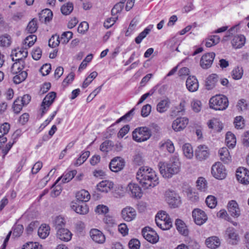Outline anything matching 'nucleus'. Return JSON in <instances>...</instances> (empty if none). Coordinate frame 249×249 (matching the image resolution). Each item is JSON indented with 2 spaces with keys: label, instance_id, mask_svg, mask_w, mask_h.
<instances>
[{
  "label": "nucleus",
  "instance_id": "nucleus-1",
  "mask_svg": "<svg viewBox=\"0 0 249 249\" xmlns=\"http://www.w3.org/2000/svg\"><path fill=\"white\" fill-rule=\"evenodd\" d=\"M155 172H137L136 178L144 187H154L159 183Z\"/></svg>",
  "mask_w": 249,
  "mask_h": 249
},
{
  "label": "nucleus",
  "instance_id": "nucleus-2",
  "mask_svg": "<svg viewBox=\"0 0 249 249\" xmlns=\"http://www.w3.org/2000/svg\"><path fill=\"white\" fill-rule=\"evenodd\" d=\"M210 107L215 110H223L229 105L227 97L223 95H216L212 97L209 101Z\"/></svg>",
  "mask_w": 249,
  "mask_h": 249
},
{
  "label": "nucleus",
  "instance_id": "nucleus-3",
  "mask_svg": "<svg viewBox=\"0 0 249 249\" xmlns=\"http://www.w3.org/2000/svg\"><path fill=\"white\" fill-rule=\"evenodd\" d=\"M151 130L147 127H140L135 129L132 133V137L137 142H144L151 136Z\"/></svg>",
  "mask_w": 249,
  "mask_h": 249
},
{
  "label": "nucleus",
  "instance_id": "nucleus-4",
  "mask_svg": "<svg viewBox=\"0 0 249 249\" xmlns=\"http://www.w3.org/2000/svg\"><path fill=\"white\" fill-rule=\"evenodd\" d=\"M165 199L170 207L177 208L181 204L179 196L176 192L171 190L166 191L165 194Z\"/></svg>",
  "mask_w": 249,
  "mask_h": 249
},
{
  "label": "nucleus",
  "instance_id": "nucleus-5",
  "mask_svg": "<svg viewBox=\"0 0 249 249\" xmlns=\"http://www.w3.org/2000/svg\"><path fill=\"white\" fill-rule=\"evenodd\" d=\"M56 93L54 91L49 92L44 98L41 105L40 110H41V117L46 112L49 107L54 102L56 97Z\"/></svg>",
  "mask_w": 249,
  "mask_h": 249
},
{
  "label": "nucleus",
  "instance_id": "nucleus-6",
  "mask_svg": "<svg viewBox=\"0 0 249 249\" xmlns=\"http://www.w3.org/2000/svg\"><path fill=\"white\" fill-rule=\"evenodd\" d=\"M11 56L13 61L21 62L25 65L24 59L28 56V52L26 48H18L12 51Z\"/></svg>",
  "mask_w": 249,
  "mask_h": 249
},
{
  "label": "nucleus",
  "instance_id": "nucleus-7",
  "mask_svg": "<svg viewBox=\"0 0 249 249\" xmlns=\"http://www.w3.org/2000/svg\"><path fill=\"white\" fill-rule=\"evenodd\" d=\"M192 216L195 223L199 226L205 223L208 219L205 212L199 209H195L193 211Z\"/></svg>",
  "mask_w": 249,
  "mask_h": 249
},
{
  "label": "nucleus",
  "instance_id": "nucleus-8",
  "mask_svg": "<svg viewBox=\"0 0 249 249\" xmlns=\"http://www.w3.org/2000/svg\"><path fill=\"white\" fill-rule=\"evenodd\" d=\"M142 235L143 237L148 242L152 243H155L159 240V236L150 227H145L142 230Z\"/></svg>",
  "mask_w": 249,
  "mask_h": 249
},
{
  "label": "nucleus",
  "instance_id": "nucleus-9",
  "mask_svg": "<svg viewBox=\"0 0 249 249\" xmlns=\"http://www.w3.org/2000/svg\"><path fill=\"white\" fill-rule=\"evenodd\" d=\"M122 218L125 221L130 222L134 220L136 216V211L132 207L127 206L121 211Z\"/></svg>",
  "mask_w": 249,
  "mask_h": 249
},
{
  "label": "nucleus",
  "instance_id": "nucleus-10",
  "mask_svg": "<svg viewBox=\"0 0 249 249\" xmlns=\"http://www.w3.org/2000/svg\"><path fill=\"white\" fill-rule=\"evenodd\" d=\"M215 55V53L213 52L203 55L200 61V66L204 69L209 68L213 62Z\"/></svg>",
  "mask_w": 249,
  "mask_h": 249
},
{
  "label": "nucleus",
  "instance_id": "nucleus-11",
  "mask_svg": "<svg viewBox=\"0 0 249 249\" xmlns=\"http://www.w3.org/2000/svg\"><path fill=\"white\" fill-rule=\"evenodd\" d=\"M127 191L131 197L139 199L142 195L141 188L137 184L130 183L127 187Z\"/></svg>",
  "mask_w": 249,
  "mask_h": 249
},
{
  "label": "nucleus",
  "instance_id": "nucleus-12",
  "mask_svg": "<svg viewBox=\"0 0 249 249\" xmlns=\"http://www.w3.org/2000/svg\"><path fill=\"white\" fill-rule=\"evenodd\" d=\"M125 165V162L123 159L117 157L113 159L110 164L109 168L111 171H120Z\"/></svg>",
  "mask_w": 249,
  "mask_h": 249
},
{
  "label": "nucleus",
  "instance_id": "nucleus-13",
  "mask_svg": "<svg viewBox=\"0 0 249 249\" xmlns=\"http://www.w3.org/2000/svg\"><path fill=\"white\" fill-rule=\"evenodd\" d=\"M189 120L185 117L177 118L172 123V128L176 131H180L184 129L188 124Z\"/></svg>",
  "mask_w": 249,
  "mask_h": 249
},
{
  "label": "nucleus",
  "instance_id": "nucleus-14",
  "mask_svg": "<svg viewBox=\"0 0 249 249\" xmlns=\"http://www.w3.org/2000/svg\"><path fill=\"white\" fill-rule=\"evenodd\" d=\"M71 207L76 213L80 214H86L89 212L88 206L85 203L72 202Z\"/></svg>",
  "mask_w": 249,
  "mask_h": 249
},
{
  "label": "nucleus",
  "instance_id": "nucleus-15",
  "mask_svg": "<svg viewBox=\"0 0 249 249\" xmlns=\"http://www.w3.org/2000/svg\"><path fill=\"white\" fill-rule=\"evenodd\" d=\"M195 155L196 159L200 160H206L209 156L208 147L205 145L198 146L195 151Z\"/></svg>",
  "mask_w": 249,
  "mask_h": 249
},
{
  "label": "nucleus",
  "instance_id": "nucleus-16",
  "mask_svg": "<svg viewBox=\"0 0 249 249\" xmlns=\"http://www.w3.org/2000/svg\"><path fill=\"white\" fill-rule=\"evenodd\" d=\"M90 236L95 242L102 244L105 241L104 234L99 230L93 229L90 231Z\"/></svg>",
  "mask_w": 249,
  "mask_h": 249
},
{
  "label": "nucleus",
  "instance_id": "nucleus-17",
  "mask_svg": "<svg viewBox=\"0 0 249 249\" xmlns=\"http://www.w3.org/2000/svg\"><path fill=\"white\" fill-rule=\"evenodd\" d=\"M186 86L189 91L195 92L198 89V82L195 76H189L186 81Z\"/></svg>",
  "mask_w": 249,
  "mask_h": 249
},
{
  "label": "nucleus",
  "instance_id": "nucleus-18",
  "mask_svg": "<svg viewBox=\"0 0 249 249\" xmlns=\"http://www.w3.org/2000/svg\"><path fill=\"white\" fill-rule=\"evenodd\" d=\"M56 236L61 240L67 242L71 239L72 233L68 229L63 228L57 231Z\"/></svg>",
  "mask_w": 249,
  "mask_h": 249
},
{
  "label": "nucleus",
  "instance_id": "nucleus-19",
  "mask_svg": "<svg viewBox=\"0 0 249 249\" xmlns=\"http://www.w3.org/2000/svg\"><path fill=\"white\" fill-rule=\"evenodd\" d=\"M228 212L233 217H238L240 215V211L238 204L235 201L231 200L228 203Z\"/></svg>",
  "mask_w": 249,
  "mask_h": 249
},
{
  "label": "nucleus",
  "instance_id": "nucleus-20",
  "mask_svg": "<svg viewBox=\"0 0 249 249\" xmlns=\"http://www.w3.org/2000/svg\"><path fill=\"white\" fill-rule=\"evenodd\" d=\"M219 79L218 76L215 74L209 75L206 79L205 86L207 89L210 90L213 89Z\"/></svg>",
  "mask_w": 249,
  "mask_h": 249
},
{
  "label": "nucleus",
  "instance_id": "nucleus-21",
  "mask_svg": "<svg viewBox=\"0 0 249 249\" xmlns=\"http://www.w3.org/2000/svg\"><path fill=\"white\" fill-rule=\"evenodd\" d=\"M205 244L208 248L215 249L220 245V241L218 237L213 236L207 238Z\"/></svg>",
  "mask_w": 249,
  "mask_h": 249
},
{
  "label": "nucleus",
  "instance_id": "nucleus-22",
  "mask_svg": "<svg viewBox=\"0 0 249 249\" xmlns=\"http://www.w3.org/2000/svg\"><path fill=\"white\" fill-rule=\"evenodd\" d=\"M246 41L245 37L242 35L235 36L231 40L232 46L235 48H240L242 47Z\"/></svg>",
  "mask_w": 249,
  "mask_h": 249
},
{
  "label": "nucleus",
  "instance_id": "nucleus-23",
  "mask_svg": "<svg viewBox=\"0 0 249 249\" xmlns=\"http://www.w3.org/2000/svg\"><path fill=\"white\" fill-rule=\"evenodd\" d=\"M76 197L77 201L79 202L85 203L89 200L90 196L88 191L85 190H82L77 193Z\"/></svg>",
  "mask_w": 249,
  "mask_h": 249
},
{
  "label": "nucleus",
  "instance_id": "nucleus-24",
  "mask_svg": "<svg viewBox=\"0 0 249 249\" xmlns=\"http://www.w3.org/2000/svg\"><path fill=\"white\" fill-rule=\"evenodd\" d=\"M53 12L49 9H45L39 14V20L42 22L44 21L45 22H49L53 18Z\"/></svg>",
  "mask_w": 249,
  "mask_h": 249
},
{
  "label": "nucleus",
  "instance_id": "nucleus-25",
  "mask_svg": "<svg viewBox=\"0 0 249 249\" xmlns=\"http://www.w3.org/2000/svg\"><path fill=\"white\" fill-rule=\"evenodd\" d=\"M170 104V100L168 98H165L161 100L157 106V110L160 113L165 112L169 107Z\"/></svg>",
  "mask_w": 249,
  "mask_h": 249
},
{
  "label": "nucleus",
  "instance_id": "nucleus-26",
  "mask_svg": "<svg viewBox=\"0 0 249 249\" xmlns=\"http://www.w3.org/2000/svg\"><path fill=\"white\" fill-rule=\"evenodd\" d=\"M226 234L227 235L231 244L232 245L237 244L238 236L233 228H228L226 231Z\"/></svg>",
  "mask_w": 249,
  "mask_h": 249
},
{
  "label": "nucleus",
  "instance_id": "nucleus-27",
  "mask_svg": "<svg viewBox=\"0 0 249 249\" xmlns=\"http://www.w3.org/2000/svg\"><path fill=\"white\" fill-rule=\"evenodd\" d=\"M50 228L49 225L42 224L38 230V235L42 239H45L50 233Z\"/></svg>",
  "mask_w": 249,
  "mask_h": 249
},
{
  "label": "nucleus",
  "instance_id": "nucleus-28",
  "mask_svg": "<svg viewBox=\"0 0 249 249\" xmlns=\"http://www.w3.org/2000/svg\"><path fill=\"white\" fill-rule=\"evenodd\" d=\"M113 184L107 180H103L100 182L97 186V191L101 192H107L110 188H112Z\"/></svg>",
  "mask_w": 249,
  "mask_h": 249
},
{
  "label": "nucleus",
  "instance_id": "nucleus-29",
  "mask_svg": "<svg viewBox=\"0 0 249 249\" xmlns=\"http://www.w3.org/2000/svg\"><path fill=\"white\" fill-rule=\"evenodd\" d=\"M175 225L178 231L182 235H187L188 233V231L184 222L179 219L176 221Z\"/></svg>",
  "mask_w": 249,
  "mask_h": 249
},
{
  "label": "nucleus",
  "instance_id": "nucleus-30",
  "mask_svg": "<svg viewBox=\"0 0 249 249\" xmlns=\"http://www.w3.org/2000/svg\"><path fill=\"white\" fill-rule=\"evenodd\" d=\"M157 225L161 229L163 230H167L170 229L172 226V222L171 220H159V219H155Z\"/></svg>",
  "mask_w": 249,
  "mask_h": 249
},
{
  "label": "nucleus",
  "instance_id": "nucleus-31",
  "mask_svg": "<svg viewBox=\"0 0 249 249\" xmlns=\"http://www.w3.org/2000/svg\"><path fill=\"white\" fill-rule=\"evenodd\" d=\"M236 178L242 184H249V172H236Z\"/></svg>",
  "mask_w": 249,
  "mask_h": 249
},
{
  "label": "nucleus",
  "instance_id": "nucleus-32",
  "mask_svg": "<svg viewBox=\"0 0 249 249\" xmlns=\"http://www.w3.org/2000/svg\"><path fill=\"white\" fill-rule=\"evenodd\" d=\"M153 26L150 25L147 27L142 32L139 34L135 39V41L137 44H140L143 39H144L146 36L149 34L151 30L153 28Z\"/></svg>",
  "mask_w": 249,
  "mask_h": 249
},
{
  "label": "nucleus",
  "instance_id": "nucleus-33",
  "mask_svg": "<svg viewBox=\"0 0 249 249\" xmlns=\"http://www.w3.org/2000/svg\"><path fill=\"white\" fill-rule=\"evenodd\" d=\"M225 141L229 148H233L236 142L235 135L231 132H228L226 134Z\"/></svg>",
  "mask_w": 249,
  "mask_h": 249
},
{
  "label": "nucleus",
  "instance_id": "nucleus-34",
  "mask_svg": "<svg viewBox=\"0 0 249 249\" xmlns=\"http://www.w3.org/2000/svg\"><path fill=\"white\" fill-rule=\"evenodd\" d=\"M208 125L210 128L220 132L223 128V124L217 119H213L209 121Z\"/></svg>",
  "mask_w": 249,
  "mask_h": 249
},
{
  "label": "nucleus",
  "instance_id": "nucleus-35",
  "mask_svg": "<svg viewBox=\"0 0 249 249\" xmlns=\"http://www.w3.org/2000/svg\"><path fill=\"white\" fill-rule=\"evenodd\" d=\"M169 165L172 167L170 169L171 171L178 170L180 168V163L178 157L176 155L173 156L170 160V163H169Z\"/></svg>",
  "mask_w": 249,
  "mask_h": 249
},
{
  "label": "nucleus",
  "instance_id": "nucleus-36",
  "mask_svg": "<svg viewBox=\"0 0 249 249\" xmlns=\"http://www.w3.org/2000/svg\"><path fill=\"white\" fill-rule=\"evenodd\" d=\"M220 159L225 162H228L231 160V156L228 149L226 147H222L219 150Z\"/></svg>",
  "mask_w": 249,
  "mask_h": 249
},
{
  "label": "nucleus",
  "instance_id": "nucleus-37",
  "mask_svg": "<svg viewBox=\"0 0 249 249\" xmlns=\"http://www.w3.org/2000/svg\"><path fill=\"white\" fill-rule=\"evenodd\" d=\"M186 105V102L185 101H182L179 105L176 107L172 111V115H183L184 112H185V107Z\"/></svg>",
  "mask_w": 249,
  "mask_h": 249
},
{
  "label": "nucleus",
  "instance_id": "nucleus-38",
  "mask_svg": "<svg viewBox=\"0 0 249 249\" xmlns=\"http://www.w3.org/2000/svg\"><path fill=\"white\" fill-rule=\"evenodd\" d=\"M196 187L200 191L205 192L207 189L206 180L204 178H199L196 181Z\"/></svg>",
  "mask_w": 249,
  "mask_h": 249
},
{
  "label": "nucleus",
  "instance_id": "nucleus-39",
  "mask_svg": "<svg viewBox=\"0 0 249 249\" xmlns=\"http://www.w3.org/2000/svg\"><path fill=\"white\" fill-rule=\"evenodd\" d=\"M219 41L220 37L219 36L216 35L211 36L206 39L205 45L207 47H211L218 44Z\"/></svg>",
  "mask_w": 249,
  "mask_h": 249
},
{
  "label": "nucleus",
  "instance_id": "nucleus-40",
  "mask_svg": "<svg viewBox=\"0 0 249 249\" xmlns=\"http://www.w3.org/2000/svg\"><path fill=\"white\" fill-rule=\"evenodd\" d=\"M54 226L57 231L59 229H63L65 225V220L63 217L60 216H56L54 220Z\"/></svg>",
  "mask_w": 249,
  "mask_h": 249
},
{
  "label": "nucleus",
  "instance_id": "nucleus-41",
  "mask_svg": "<svg viewBox=\"0 0 249 249\" xmlns=\"http://www.w3.org/2000/svg\"><path fill=\"white\" fill-rule=\"evenodd\" d=\"M13 77V82L16 84H19L24 81L27 77V72L26 71H22L18 74H16Z\"/></svg>",
  "mask_w": 249,
  "mask_h": 249
},
{
  "label": "nucleus",
  "instance_id": "nucleus-42",
  "mask_svg": "<svg viewBox=\"0 0 249 249\" xmlns=\"http://www.w3.org/2000/svg\"><path fill=\"white\" fill-rule=\"evenodd\" d=\"M183 154L188 159H191L193 157V150L192 146L189 143H185L182 147Z\"/></svg>",
  "mask_w": 249,
  "mask_h": 249
},
{
  "label": "nucleus",
  "instance_id": "nucleus-43",
  "mask_svg": "<svg viewBox=\"0 0 249 249\" xmlns=\"http://www.w3.org/2000/svg\"><path fill=\"white\" fill-rule=\"evenodd\" d=\"M75 175V174H74L73 172H66L57 179L55 183L61 180L63 183L68 182L74 178Z\"/></svg>",
  "mask_w": 249,
  "mask_h": 249
},
{
  "label": "nucleus",
  "instance_id": "nucleus-44",
  "mask_svg": "<svg viewBox=\"0 0 249 249\" xmlns=\"http://www.w3.org/2000/svg\"><path fill=\"white\" fill-rule=\"evenodd\" d=\"M24 67V65H22L21 62L15 61L11 68V71L13 74H18L22 71Z\"/></svg>",
  "mask_w": 249,
  "mask_h": 249
},
{
  "label": "nucleus",
  "instance_id": "nucleus-45",
  "mask_svg": "<svg viewBox=\"0 0 249 249\" xmlns=\"http://www.w3.org/2000/svg\"><path fill=\"white\" fill-rule=\"evenodd\" d=\"M73 9V6L72 3L68 2L64 4L61 7V11L62 14L68 15L71 13Z\"/></svg>",
  "mask_w": 249,
  "mask_h": 249
},
{
  "label": "nucleus",
  "instance_id": "nucleus-46",
  "mask_svg": "<svg viewBox=\"0 0 249 249\" xmlns=\"http://www.w3.org/2000/svg\"><path fill=\"white\" fill-rule=\"evenodd\" d=\"M37 28V20L35 18H33L28 23L26 30L28 33L32 34L36 31Z\"/></svg>",
  "mask_w": 249,
  "mask_h": 249
},
{
  "label": "nucleus",
  "instance_id": "nucleus-47",
  "mask_svg": "<svg viewBox=\"0 0 249 249\" xmlns=\"http://www.w3.org/2000/svg\"><path fill=\"white\" fill-rule=\"evenodd\" d=\"M243 74V70L242 68L237 67L232 70L231 75L233 79L238 80L242 77Z\"/></svg>",
  "mask_w": 249,
  "mask_h": 249
},
{
  "label": "nucleus",
  "instance_id": "nucleus-48",
  "mask_svg": "<svg viewBox=\"0 0 249 249\" xmlns=\"http://www.w3.org/2000/svg\"><path fill=\"white\" fill-rule=\"evenodd\" d=\"M205 202L206 205L209 208H214L217 204V200L216 197L213 196H209L207 197Z\"/></svg>",
  "mask_w": 249,
  "mask_h": 249
},
{
  "label": "nucleus",
  "instance_id": "nucleus-49",
  "mask_svg": "<svg viewBox=\"0 0 249 249\" xmlns=\"http://www.w3.org/2000/svg\"><path fill=\"white\" fill-rule=\"evenodd\" d=\"M60 42V39L58 36H53L49 40V46L52 48L57 46Z\"/></svg>",
  "mask_w": 249,
  "mask_h": 249
},
{
  "label": "nucleus",
  "instance_id": "nucleus-50",
  "mask_svg": "<svg viewBox=\"0 0 249 249\" xmlns=\"http://www.w3.org/2000/svg\"><path fill=\"white\" fill-rule=\"evenodd\" d=\"M244 122V119L242 116H239L236 117L234 121L235 127L238 129L243 128L245 126Z\"/></svg>",
  "mask_w": 249,
  "mask_h": 249
},
{
  "label": "nucleus",
  "instance_id": "nucleus-51",
  "mask_svg": "<svg viewBox=\"0 0 249 249\" xmlns=\"http://www.w3.org/2000/svg\"><path fill=\"white\" fill-rule=\"evenodd\" d=\"M23 229L24 228L22 225H14L13 227V235L15 237H19L22 234Z\"/></svg>",
  "mask_w": 249,
  "mask_h": 249
},
{
  "label": "nucleus",
  "instance_id": "nucleus-52",
  "mask_svg": "<svg viewBox=\"0 0 249 249\" xmlns=\"http://www.w3.org/2000/svg\"><path fill=\"white\" fill-rule=\"evenodd\" d=\"M72 35L73 34L71 32H64L61 35L60 40L63 44H66L72 38Z\"/></svg>",
  "mask_w": 249,
  "mask_h": 249
},
{
  "label": "nucleus",
  "instance_id": "nucleus-53",
  "mask_svg": "<svg viewBox=\"0 0 249 249\" xmlns=\"http://www.w3.org/2000/svg\"><path fill=\"white\" fill-rule=\"evenodd\" d=\"M23 105L20 102V98H18L14 102L13 108L15 113H18L21 110Z\"/></svg>",
  "mask_w": 249,
  "mask_h": 249
},
{
  "label": "nucleus",
  "instance_id": "nucleus-54",
  "mask_svg": "<svg viewBox=\"0 0 249 249\" xmlns=\"http://www.w3.org/2000/svg\"><path fill=\"white\" fill-rule=\"evenodd\" d=\"M113 142L110 140H106L100 145V150L103 152H107L112 146Z\"/></svg>",
  "mask_w": 249,
  "mask_h": 249
},
{
  "label": "nucleus",
  "instance_id": "nucleus-55",
  "mask_svg": "<svg viewBox=\"0 0 249 249\" xmlns=\"http://www.w3.org/2000/svg\"><path fill=\"white\" fill-rule=\"evenodd\" d=\"M36 39L37 37L36 36L34 35H30L24 39V43L25 44H27L28 47H31L34 44Z\"/></svg>",
  "mask_w": 249,
  "mask_h": 249
},
{
  "label": "nucleus",
  "instance_id": "nucleus-56",
  "mask_svg": "<svg viewBox=\"0 0 249 249\" xmlns=\"http://www.w3.org/2000/svg\"><path fill=\"white\" fill-rule=\"evenodd\" d=\"M135 107L133 108L131 110H130L129 111H128L127 113H126L124 115L118 119L116 123L118 124L120 123L121 122L124 121V120H130L131 119V117L133 115V112L135 110Z\"/></svg>",
  "mask_w": 249,
  "mask_h": 249
},
{
  "label": "nucleus",
  "instance_id": "nucleus-57",
  "mask_svg": "<svg viewBox=\"0 0 249 249\" xmlns=\"http://www.w3.org/2000/svg\"><path fill=\"white\" fill-rule=\"evenodd\" d=\"M10 124L7 123H4L0 125V137L7 134L10 129Z\"/></svg>",
  "mask_w": 249,
  "mask_h": 249
},
{
  "label": "nucleus",
  "instance_id": "nucleus-58",
  "mask_svg": "<svg viewBox=\"0 0 249 249\" xmlns=\"http://www.w3.org/2000/svg\"><path fill=\"white\" fill-rule=\"evenodd\" d=\"M42 246L39 245L37 242H29L27 243L24 245L22 249H41Z\"/></svg>",
  "mask_w": 249,
  "mask_h": 249
},
{
  "label": "nucleus",
  "instance_id": "nucleus-59",
  "mask_svg": "<svg viewBox=\"0 0 249 249\" xmlns=\"http://www.w3.org/2000/svg\"><path fill=\"white\" fill-rule=\"evenodd\" d=\"M124 2H120L116 4L111 10L112 15H115L117 13L121 12L124 7Z\"/></svg>",
  "mask_w": 249,
  "mask_h": 249
},
{
  "label": "nucleus",
  "instance_id": "nucleus-60",
  "mask_svg": "<svg viewBox=\"0 0 249 249\" xmlns=\"http://www.w3.org/2000/svg\"><path fill=\"white\" fill-rule=\"evenodd\" d=\"M151 111V106L149 104L143 106L141 109V115L143 117H147Z\"/></svg>",
  "mask_w": 249,
  "mask_h": 249
},
{
  "label": "nucleus",
  "instance_id": "nucleus-61",
  "mask_svg": "<svg viewBox=\"0 0 249 249\" xmlns=\"http://www.w3.org/2000/svg\"><path fill=\"white\" fill-rule=\"evenodd\" d=\"M51 65L50 64H45L43 65L40 69V72L43 76L48 75L51 71Z\"/></svg>",
  "mask_w": 249,
  "mask_h": 249
},
{
  "label": "nucleus",
  "instance_id": "nucleus-62",
  "mask_svg": "<svg viewBox=\"0 0 249 249\" xmlns=\"http://www.w3.org/2000/svg\"><path fill=\"white\" fill-rule=\"evenodd\" d=\"M128 247L130 249H139L140 242L138 239H132L129 241Z\"/></svg>",
  "mask_w": 249,
  "mask_h": 249
},
{
  "label": "nucleus",
  "instance_id": "nucleus-63",
  "mask_svg": "<svg viewBox=\"0 0 249 249\" xmlns=\"http://www.w3.org/2000/svg\"><path fill=\"white\" fill-rule=\"evenodd\" d=\"M95 212L99 214H106L108 212V208L107 206L99 205L96 207Z\"/></svg>",
  "mask_w": 249,
  "mask_h": 249
},
{
  "label": "nucleus",
  "instance_id": "nucleus-64",
  "mask_svg": "<svg viewBox=\"0 0 249 249\" xmlns=\"http://www.w3.org/2000/svg\"><path fill=\"white\" fill-rule=\"evenodd\" d=\"M225 166L220 162H215L212 167V171H225Z\"/></svg>",
  "mask_w": 249,
  "mask_h": 249
}]
</instances>
